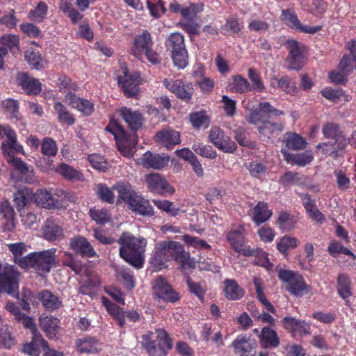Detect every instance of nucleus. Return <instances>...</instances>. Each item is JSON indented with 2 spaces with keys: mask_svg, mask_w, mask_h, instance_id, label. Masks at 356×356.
<instances>
[{
  "mask_svg": "<svg viewBox=\"0 0 356 356\" xmlns=\"http://www.w3.org/2000/svg\"><path fill=\"white\" fill-rule=\"evenodd\" d=\"M224 284L225 294L229 300H236L243 296L244 290L238 286L235 280L227 279Z\"/></svg>",
  "mask_w": 356,
  "mask_h": 356,
  "instance_id": "nucleus-34",
  "label": "nucleus"
},
{
  "mask_svg": "<svg viewBox=\"0 0 356 356\" xmlns=\"http://www.w3.org/2000/svg\"><path fill=\"white\" fill-rule=\"evenodd\" d=\"M165 86L175 94L177 98L186 103H190L194 93V88L191 83L185 84L181 80L170 81L163 80Z\"/></svg>",
  "mask_w": 356,
  "mask_h": 356,
  "instance_id": "nucleus-12",
  "label": "nucleus"
},
{
  "mask_svg": "<svg viewBox=\"0 0 356 356\" xmlns=\"http://www.w3.org/2000/svg\"><path fill=\"white\" fill-rule=\"evenodd\" d=\"M19 43V37L14 34H6L0 38V44L8 47L10 50L18 48Z\"/></svg>",
  "mask_w": 356,
  "mask_h": 356,
  "instance_id": "nucleus-62",
  "label": "nucleus"
},
{
  "mask_svg": "<svg viewBox=\"0 0 356 356\" xmlns=\"http://www.w3.org/2000/svg\"><path fill=\"white\" fill-rule=\"evenodd\" d=\"M321 93L325 98L334 103L339 102L341 98L346 102L350 101V97L346 95L341 88L332 89L331 88H325L321 91Z\"/></svg>",
  "mask_w": 356,
  "mask_h": 356,
  "instance_id": "nucleus-41",
  "label": "nucleus"
},
{
  "mask_svg": "<svg viewBox=\"0 0 356 356\" xmlns=\"http://www.w3.org/2000/svg\"><path fill=\"white\" fill-rule=\"evenodd\" d=\"M153 290L158 298L165 302H175L180 298L179 293L172 289L166 279L162 276H159L155 280Z\"/></svg>",
  "mask_w": 356,
  "mask_h": 356,
  "instance_id": "nucleus-13",
  "label": "nucleus"
},
{
  "mask_svg": "<svg viewBox=\"0 0 356 356\" xmlns=\"http://www.w3.org/2000/svg\"><path fill=\"white\" fill-rule=\"evenodd\" d=\"M40 348H44V341L42 334H34L32 335V340L30 343L23 345L22 352L31 356H38Z\"/></svg>",
  "mask_w": 356,
  "mask_h": 356,
  "instance_id": "nucleus-30",
  "label": "nucleus"
},
{
  "mask_svg": "<svg viewBox=\"0 0 356 356\" xmlns=\"http://www.w3.org/2000/svg\"><path fill=\"white\" fill-rule=\"evenodd\" d=\"M54 109L60 122H65L68 125H72L74 123L75 119L73 115L61 103H56L54 106Z\"/></svg>",
  "mask_w": 356,
  "mask_h": 356,
  "instance_id": "nucleus-49",
  "label": "nucleus"
},
{
  "mask_svg": "<svg viewBox=\"0 0 356 356\" xmlns=\"http://www.w3.org/2000/svg\"><path fill=\"white\" fill-rule=\"evenodd\" d=\"M271 216L272 211L264 202H259L254 209L253 220L257 225L268 220Z\"/></svg>",
  "mask_w": 356,
  "mask_h": 356,
  "instance_id": "nucleus-39",
  "label": "nucleus"
},
{
  "mask_svg": "<svg viewBox=\"0 0 356 356\" xmlns=\"http://www.w3.org/2000/svg\"><path fill=\"white\" fill-rule=\"evenodd\" d=\"M3 152L4 154L8 156V162L10 163L14 168L17 170L22 175H26L29 168L27 164L24 162L21 159L15 156L13 154L9 153L6 149H3Z\"/></svg>",
  "mask_w": 356,
  "mask_h": 356,
  "instance_id": "nucleus-51",
  "label": "nucleus"
},
{
  "mask_svg": "<svg viewBox=\"0 0 356 356\" xmlns=\"http://www.w3.org/2000/svg\"><path fill=\"white\" fill-rule=\"evenodd\" d=\"M275 79L277 81L278 87L284 92L291 95H294L297 92L298 88L296 83L289 76H282L279 80L276 78Z\"/></svg>",
  "mask_w": 356,
  "mask_h": 356,
  "instance_id": "nucleus-56",
  "label": "nucleus"
},
{
  "mask_svg": "<svg viewBox=\"0 0 356 356\" xmlns=\"http://www.w3.org/2000/svg\"><path fill=\"white\" fill-rule=\"evenodd\" d=\"M90 216L97 223L104 225L110 220V216L106 209H90Z\"/></svg>",
  "mask_w": 356,
  "mask_h": 356,
  "instance_id": "nucleus-63",
  "label": "nucleus"
},
{
  "mask_svg": "<svg viewBox=\"0 0 356 356\" xmlns=\"http://www.w3.org/2000/svg\"><path fill=\"white\" fill-rule=\"evenodd\" d=\"M258 131L260 138L264 142H269L276 138L283 131L284 125L281 122L275 121V119L267 122L265 124L258 127Z\"/></svg>",
  "mask_w": 356,
  "mask_h": 356,
  "instance_id": "nucleus-21",
  "label": "nucleus"
},
{
  "mask_svg": "<svg viewBox=\"0 0 356 356\" xmlns=\"http://www.w3.org/2000/svg\"><path fill=\"white\" fill-rule=\"evenodd\" d=\"M248 77L252 82V90L261 92L265 89V86L261 81L259 74L254 68L248 69Z\"/></svg>",
  "mask_w": 356,
  "mask_h": 356,
  "instance_id": "nucleus-57",
  "label": "nucleus"
},
{
  "mask_svg": "<svg viewBox=\"0 0 356 356\" xmlns=\"http://www.w3.org/2000/svg\"><path fill=\"white\" fill-rule=\"evenodd\" d=\"M192 148L197 154H200L202 156L209 159H214L216 156V152L213 150L211 145L194 143Z\"/></svg>",
  "mask_w": 356,
  "mask_h": 356,
  "instance_id": "nucleus-58",
  "label": "nucleus"
},
{
  "mask_svg": "<svg viewBox=\"0 0 356 356\" xmlns=\"http://www.w3.org/2000/svg\"><path fill=\"white\" fill-rule=\"evenodd\" d=\"M234 138L238 143L242 146L252 149L255 147V143L252 142L248 137L245 131L242 128H238L234 131Z\"/></svg>",
  "mask_w": 356,
  "mask_h": 356,
  "instance_id": "nucleus-60",
  "label": "nucleus"
},
{
  "mask_svg": "<svg viewBox=\"0 0 356 356\" xmlns=\"http://www.w3.org/2000/svg\"><path fill=\"white\" fill-rule=\"evenodd\" d=\"M16 83L29 95H36L42 90V84L39 80L30 76L27 72H18L16 76Z\"/></svg>",
  "mask_w": 356,
  "mask_h": 356,
  "instance_id": "nucleus-15",
  "label": "nucleus"
},
{
  "mask_svg": "<svg viewBox=\"0 0 356 356\" xmlns=\"http://www.w3.org/2000/svg\"><path fill=\"white\" fill-rule=\"evenodd\" d=\"M260 343L262 347L276 348L280 344V339L277 332L270 327H264L259 335Z\"/></svg>",
  "mask_w": 356,
  "mask_h": 356,
  "instance_id": "nucleus-29",
  "label": "nucleus"
},
{
  "mask_svg": "<svg viewBox=\"0 0 356 356\" xmlns=\"http://www.w3.org/2000/svg\"><path fill=\"white\" fill-rule=\"evenodd\" d=\"M71 249L76 254L85 257H93L97 253L90 242L84 237L77 236L70 239Z\"/></svg>",
  "mask_w": 356,
  "mask_h": 356,
  "instance_id": "nucleus-20",
  "label": "nucleus"
},
{
  "mask_svg": "<svg viewBox=\"0 0 356 356\" xmlns=\"http://www.w3.org/2000/svg\"><path fill=\"white\" fill-rule=\"evenodd\" d=\"M233 83L235 90L238 93H245L252 90L249 82L241 76H234Z\"/></svg>",
  "mask_w": 356,
  "mask_h": 356,
  "instance_id": "nucleus-61",
  "label": "nucleus"
},
{
  "mask_svg": "<svg viewBox=\"0 0 356 356\" xmlns=\"http://www.w3.org/2000/svg\"><path fill=\"white\" fill-rule=\"evenodd\" d=\"M189 120L192 126L196 129H200L202 127L206 129L209 127L211 124L210 117L207 114L205 111L191 113L189 115Z\"/></svg>",
  "mask_w": 356,
  "mask_h": 356,
  "instance_id": "nucleus-36",
  "label": "nucleus"
},
{
  "mask_svg": "<svg viewBox=\"0 0 356 356\" xmlns=\"http://www.w3.org/2000/svg\"><path fill=\"white\" fill-rule=\"evenodd\" d=\"M172 58L175 65L179 69H184L188 63V56L186 49L176 51L172 53Z\"/></svg>",
  "mask_w": 356,
  "mask_h": 356,
  "instance_id": "nucleus-55",
  "label": "nucleus"
},
{
  "mask_svg": "<svg viewBox=\"0 0 356 356\" xmlns=\"http://www.w3.org/2000/svg\"><path fill=\"white\" fill-rule=\"evenodd\" d=\"M156 340L152 339V332L144 337L145 348L149 356H165L168 350L172 348V340L165 330L156 329Z\"/></svg>",
  "mask_w": 356,
  "mask_h": 356,
  "instance_id": "nucleus-5",
  "label": "nucleus"
},
{
  "mask_svg": "<svg viewBox=\"0 0 356 356\" xmlns=\"http://www.w3.org/2000/svg\"><path fill=\"white\" fill-rule=\"evenodd\" d=\"M98 342L92 337L80 339L76 341V346L80 353L92 354L98 352Z\"/></svg>",
  "mask_w": 356,
  "mask_h": 356,
  "instance_id": "nucleus-42",
  "label": "nucleus"
},
{
  "mask_svg": "<svg viewBox=\"0 0 356 356\" xmlns=\"http://www.w3.org/2000/svg\"><path fill=\"white\" fill-rule=\"evenodd\" d=\"M176 241H161L156 245V252L151 259V264L157 269H161L165 266V263L172 257Z\"/></svg>",
  "mask_w": 356,
  "mask_h": 356,
  "instance_id": "nucleus-9",
  "label": "nucleus"
},
{
  "mask_svg": "<svg viewBox=\"0 0 356 356\" xmlns=\"http://www.w3.org/2000/svg\"><path fill=\"white\" fill-rule=\"evenodd\" d=\"M46 337L49 339L56 337L59 332V320L57 318L46 316Z\"/></svg>",
  "mask_w": 356,
  "mask_h": 356,
  "instance_id": "nucleus-53",
  "label": "nucleus"
},
{
  "mask_svg": "<svg viewBox=\"0 0 356 356\" xmlns=\"http://www.w3.org/2000/svg\"><path fill=\"white\" fill-rule=\"evenodd\" d=\"M113 188L117 191L118 199L127 204L132 211L147 216H152L154 214V209L149 201L138 195L128 181L118 182Z\"/></svg>",
  "mask_w": 356,
  "mask_h": 356,
  "instance_id": "nucleus-2",
  "label": "nucleus"
},
{
  "mask_svg": "<svg viewBox=\"0 0 356 356\" xmlns=\"http://www.w3.org/2000/svg\"><path fill=\"white\" fill-rule=\"evenodd\" d=\"M115 125L120 131V136L115 140L118 150L124 156L132 154L133 150L138 143L137 135L135 132L132 134H128L124 127L118 122H115Z\"/></svg>",
  "mask_w": 356,
  "mask_h": 356,
  "instance_id": "nucleus-11",
  "label": "nucleus"
},
{
  "mask_svg": "<svg viewBox=\"0 0 356 356\" xmlns=\"http://www.w3.org/2000/svg\"><path fill=\"white\" fill-rule=\"evenodd\" d=\"M282 114V111L275 108L268 102H264L260 103L258 108L252 111L246 116V120L248 123L257 126L258 128Z\"/></svg>",
  "mask_w": 356,
  "mask_h": 356,
  "instance_id": "nucleus-7",
  "label": "nucleus"
},
{
  "mask_svg": "<svg viewBox=\"0 0 356 356\" xmlns=\"http://www.w3.org/2000/svg\"><path fill=\"white\" fill-rule=\"evenodd\" d=\"M119 113L133 132H136L142 128L143 116L140 112L133 111L130 108L122 107L119 109Z\"/></svg>",
  "mask_w": 356,
  "mask_h": 356,
  "instance_id": "nucleus-22",
  "label": "nucleus"
},
{
  "mask_svg": "<svg viewBox=\"0 0 356 356\" xmlns=\"http://www.w3.org/2000/svg\"><path fill=\"white\" fill-rule=\"evenodd\" d=\"M232 346L235 353L240 356H254L256 354L254 343H252L250 338L244 336L237 337L232 342Z\"/></svg>",
  "mask_w": 356,
  "mask_h": 356,
  "instance_id": "nucleus-25",
  "label": "nucleus"
},
{
  "mask_svg": "<svg viewBox=\"0 0 356 356\" xmlns=\"http://www.w3.org/2000/svg\"><path fill=\"white\" fill-rule=\"evenodd\" d=\"M244 228L240 226L237 229L232 230L227 235L232 248L237 252H241L245 256L254 254V250L250 248H243L244 244Z\"/></svg>",
  "mask_w": 356,
  "mask_h": 356,
  "instance_id": "nucleus-18",
  "label": "nucleus"
},
{
  "mask_svg": "<svg viewBox=\"0 0 356 356\" xmlns=\"http://www.w3.org/2000/svg\"><path fill=\"white\" fill-rule=\"evenodd\" d=\"M170 158L168 156H161L159 154H154L147 152L143 155L142 165L147 168L160 170L165 167L169 162Z\"/></svg>",
  "mask_w": 356,
  "mask_h": 356,
  "instance_id": "nucleus-26",
  "label": "nucleus"
},
{
  "mask_svg": "<svg viewBox=\"0 0 356 356\" xmlns=\"http://www.w3.org/2000/svg\"><path fill=\"white\" fill-rule=\"evenodd\" d=\"M176 245L173 253L175 260L181 264L183 268H195V263L190 259L189 253L184 250L182 245L179 242L176 241Z\"/></svg>",
  "mask_w": 356,
  "mask_h": 356,
  "instance_id": "nucleus-35",
  "label": "nucleus"
},
{
  "mask_svg": "<svg viewBox=\"0 0 356 356\" xmlns=\"http://www.w3.org/2000/svg\"><path fill=\"white\" fill-rule=\"evenodd\" d=\"M29 18L36 22H41L44 18V2L40 1L36 8L29 13Z\"/></svg>",
  "mask_w": 356,
  "mask_h": 356,
  "instance_id": "nucleus-64",
  "label": "nucleus"
},
{
  "mask_svg": "<svg viewBox=\"0 0 356 356\" xmlns=\"http://www.w3.org/2000/svg\"><path fill=\"white\" fill-rule=\"evenodd\" d=\"M64 237L62 227L51 218L46 221V240L54 241Z\"/></svg>",
  "mask_w": 356,
  "mask_h": 356,
  "instance_id": "nucleus-38",
  "label": "nucleus"
},
{
  "mask_svg": "<svg viewBox=\"0 0 356 356\" xmlns=\"http://www.w3.org/2000/svg\"><path fill=\"white\" fill-rule=\"evenodd\" d=\"M32 191L27 188H23L15 193L14 202L18 209L24 207L32 198Z\"/></svg>",
  "mask_w": 356,
  "mask_h": 356,
  "instance_id": "nucleus-46",
  "label": "nucleus"
},
{
  "mask_svg": "<svg viewBox=\"0 0 356 356\" xmlns=\"http://www.w3.org/2000/svg\"><path fill=\"white\" fill-rule=\"evenodd\" d=\"M281 19L289 27L298 30L300 32L305 33H315L321 29V26H302L299 21L297 15L293 10H283L282 12Z\"/></svg>",
  "mask_w": 356,
  "mask_h": 356,
  "instance_id": "nucleus-16",
  "label": "nucleus"
},
{
  "mask_svg": "<svg viewBox=\"0 0 356 356\" xmlns=\"http://www.w3.org/2000/svg\"><path fill=\"white\" fill-rule=\"evenodd\" d=\"M153 41L150 33L144 31L142 34L135 37L134 42L131 48L133 56L138 59H142L143 54L152 64L160 63L159 54L152 49Z\"/></svg>",
  "mask_w": 356,
  "mask_h": 356,
  "instance_id": "nucleus-4",
  "label": "nucleus"
},
{
  "mask_svg": "<svg viewBox=\"0 0 356 356\" xmlns=\"http://www.w3.org/2000/svg\"><path fill=\"white\" fill-rule=\"evenodd\" d=\"M296 220L286 212H281L277 219V224L283 231H290L294 227Z\"/></svg>",
  "mask_w": 356,
  "mask_h": 356,
  "instance_id": "nucleus-54",
  "label": "nucleus"
},
{
  "mask_svg": "<svg viewBox=\"0 0 356 356\" xmlns=\"http://www.w3.org/2000/svg\"><path fill=\"white\" fill-rule=\"evenodd\" d=\"M302 198L305 200L304 207L309 214L310 218L318 222H322L325 220L323 214L318 209L315 202L312 200L309 194L301 195Z\"/></svg>",
  "mask_w": 356,
  "mask_h": 356,
  "instance_id": "nucleus-33",
  "label": "nucleus"
},
{
  "mask_svg": "<svg viewBox=\"0 0 356 356\" xmlns=\"http://www.w3.org/2000/svg\"><path fill=\"white\" fill-rule=\"evenodd\" d=\"M286 330L295 335L296 333L309 334L310 326L305 321H300L293 317L286 316L282 320Z\"/></svg>",
  "mask_w": 356,
  "mask_h": 356,
  "instance_id": "nucleus-27",
  "label": "nucleus"
},
{
  "mask_svg": "<svg viewBox=\"0 0 356 356\" xmlns=\"http://www.w3.org/2000/svg\"><path fill=\"white\" fill-rule=\"evenodd\" d=\"M350 280L348 276L340 274L337 278V290L339 296L343 299L352 295L350 291Z\"/></svg>",
  "mask_w": 356,
  "mask_h": 356,
  "instance_id": "nucleus-44",
  "label": "nucleus"
},
{
  "mask_svg": "<svg viewBox=\"0 0 356 356\" xmlns=\"http://www.w3.org/2000/svg\"><path fill=\"white\" fill-rule=\"evenodd\" d=\"M281 152L286 161L300 166H305L309 163L313 159L312 155L308 152H305L302 154H293L288 152L286 149H282Z\"/></svg>",
  "mask_w": 356,
  "mask_h": 356,
  "instance_id": "nucleus-32",
  "label": "nucleus"
},
{
  "mask_svg": "<svg viewBox=\"0 0 356 356\" xmlns=\"http://www.w3.org/2000/svg\"><path fill=\"white\" fill-rule=\"evenodd\" d=\"M0 219L3 220L1 228L3 232H13L15 229V213L8 200L0 202Z\"/></svg>",
  "mask_w": 356,
  "mask_h": 356,
  "instance_id": "nucleus-19",
  "label": "nucleus"
},
{
  "mask_svg": "<svg viewBox=\"0 0 356 356\" xmlns=\"http://www.w3.org/2000/svg\"><path fill=\"white\" fill-rule=\"evenodd\" d=\"M154 204L160 210L167 213L170 216H176L181 213L180 209L176 207L173 202L168 200H153Z\"/></svg>",
  "mask_w": 356,
  "mask_h": 356,
  "instance_id": "nucleus-48",
  "label": "nucleus"
},
{
  "mask_svg": "<svg viewBox=\"0 0 356 356\" xmlns=\"http://www.w3.org/2000/svg\"><path fill=\"white\" fill-rule=\"evenodd\" d=\"M21 307L22 309L29 311L30 309V304L33 306L38 305L39 301H40L43 306H44V291H42L38 296L35 295L29 289H24L22 293Z\"/></svg>",
  "mask_w": 356,
  "mask_h": 356,
  "instance_id": "nucleus-28",
  "label": "nucleus"
},
{
  "mask_svg": "<svg viewBox=\"0 0 356 356\" xmlns=\"http://www.w3.org/2000/svg\"><path fill=\"white\" fill-rule=\"evenodd\" d=\"M298 245V240L293 236H284L277 243V248L282 254L287 255L289 249H294Z\"/></svg>",
  "mask_w": 356,
  "mask_h": 356,
  "instance_id": "nucleus-47",
  "label": "nucleus"
},
{
  "mask_svg": "<svg viewBox=\"0 0 356 356\" xmlns=\"http://www.w3.org/2000/svg\"><path fill=\"white\" fill-rule=\"evenodd\" d=\"M65 99L73 107L76 108L85 115H89L92 113L93 106L89 101L81 99L72 92L67 93Z\"/></svg>",
  "mask_w": 356,
  "mask_h": 356,
  "instance_id": "nucleus-31",
  "label": "nucleus"
},
{
  "mask_svg": "<svg viewBox=\"0 0 356 356\" xmlns=\"http://www.w3.org/2000/svg\"><path fill=\"white\" fill-rule=\"evenodd\" d=\"M97 194L98 197L103 202L113 204L114 202V195L111 190H110L107 186L103 184H98L97 186Z\"/></svg>",
  "mask_w": 356,
  "mask_h": 356,
  "instance_id": "nucleus-59",
  "label": "nucleus"
},
{
  "mask_svg": "<svg viewBox=\"0 0 356 356\" xmlns=\"http://www.w3.org/2000/svg\"><path fill=\"white\" fill-rule=\"evenodd\" d=\"M322 131L324 137L330 140L327 143H319L316 146V148H322L324 154L337 155L338 150L343 149L346 146L347 139L337 124L327 122L323 125Z\"/></svg>",
  "mask_w": 356,
  "mask_h": 356,
  "instance_id": "nucleus-3",
  "label": "nucleus"
},
{
  "mask_svg": "<svg viewBox=\"0 0 356 356\" xmlns=\"http://www.w3.org/2000/svg\"><path fill=\"white\" fill-rule=\"evenodd\" d=\"M25 59L32 68L40 70L42 67L41 55L38 51L28 49L25 51Z\"/></svg>",
  "mask_w": 356,
  "mask_h": 356,
  "instance_id": "nucleus-52",
  "label": "nucleus"
},
{
  "mask_svg": "<svg viewBox=\"0 0 356 356\" xmlns=\"http://www.w3.org/2000/svg\"><path fill=\"white\" fill-rule=\"evenodd\" d=\"M145 182L150 191L159 194L168 193L173 194L175 189L170 186L168 181L159 173H150L145 176Z\"/></svg>",
  "mask_w": 356,
  "mask_h": 356,
  "instance_id": "nucleus-17",
  "label": "nucleus"
},
{
  "mask_svg": "<svg viewBox=\"0 0 356 356\" xmlns=\"http://www.w3.org/2000/svg\"><path fill=\"white\" fill-rule=\"evenodd\" d=\"M17 265L24 270L33 268L43 277L44 274V250L28 254L18 261Z\"/></svg>",
  "mask_w": 356,
  "mask_h": 356,
  "instance_id": "nucleus-10",
  "label": "nucleus"
},
{
  "mask_svg": "<svg viewBox=\"0 0 356 356\" xmlns=\"http://www.w3.org/2000/svg\"><path fill=\"white\" fill-rule=\"evenodd\" d=\"M102 302L106 307L108 313L118 321V325L123 327L124 325V312L117 305L108 300L106 298L102 297Z\"/></svg>",
  "mask_w": 356,
  "mask_h": 356,
  "instance_id": "nucleus-40",
  "label": "nucleus"
},
{
  "mask_svg": "<svg viewBox=\"0 0 356 356\" xmlns=\"http://www.w3.org/2000/svg\"><path fill=\"white\" fill-rule=\"evenodd\" d=\"M67 197V193L61 189L46 190V209L58 210L63 208V202Z\"/></svg>",
  "mask_w": 356,
  "mask_h": 356,
  "instance_id": "nucleus-23",
  "label": "nucleus"
},
{
  "mask_svg": "<svg viewBox=\"0 0 356 356\" xmlns=\"http://www.w3.org/2000/svg\"><path fill=\"white\" fill-rule=\"evenodd\" d=\"M279 279L286 284V289L297 297L302 296L304 291L307 293L311 286L305 284L303 277L298 273L289 270H280L278 273Z\"/></svg>",
  "mask_w": 356,
  "mask_h": 356,
  "instance_id": "nucleus-6",
  "label": "nucleus"
},
{
  "mask_svg": "<svg viewBox=\"0 0 356 356\" xmlns=\"http://www.w3.org/2000/svg\"><path fill=\"white\" fill-rule=\"evenodd\" d=\"M209 139L217 148L225 152L232 153L236 150L235 143L225 136L224 131L218 127H213L211 129Z\"/></svg>",
  "mask_w": 356,
  "mask_h": 356,
  "instance_id": "nucleus-14",
  "label": "nucleus"
},
{
  "mask_svg": "<svg viewBox=\"0 0 356 356\" xmlns=\"http://www.w3.org/2000/svg\"><path fill=\"white\" fill-rule=\"evenodd\" d=\"M123 76L118 77V83L122 85L124 95L128 98H138L139 85L141 83V78L138 72L129 74L128 68L125 65H121Z\"/></svg>",
  "mask_w": 356,
  "mask_h": 356,
  "instance_id": "nucleus-8",
  "label": "nucleus"
},
{
  "mask_svg": "<svg viewBox=\"0 0 356 356\" xmlns=\"http://www.w3.org/2000/svg\"><path fill=\"white\" fill-rule=\"evenodd\" d=\"M55 171L68 180H83V174L73 167L65 164L60 163L55 169Z\"/></svg>",
  "mask_w": 356,
  "mask_h": 356,
  "instance_id": "nucleus-37",
  "label": "nucleus"
},
{
  "mask_svg": "<svg viewBox=\"0 0 356 356\" xmlns=\"http://www.w3.org/2000/svg\"><path fill=\"white\" fill-rule=\"evenodd\" d=\"M120 245L119 254L129 264L137 269L143 266L147 240L143 237H136L124 232L118 240Z\"/></svg>",
  "mask_w": 356,
  "mask_h": 356,
  "instance_id": "nucleus-1",
  "label": "nucleus"
},
{
  "mask_svg": "<svg viewBox=\"0 0 356 356\" xmlns=\"http://www.w3.org/2000/svg\"><path fill=\"white\" fill-rule=\"evenodd\" d=\"M166 47L172 53L186 49L184 36L179 33H172L166 41Z\"/></svg>",
  "mask_w": 356,
  "mask_h": 356,
  "instance_id": "nucleus-45",
  "label": "nucleus"
},
{
  "mask_svg": "<svg viewBox=\"0 0 356 356\" xmlns=\"http://www.w3.org/2000/svg\"><path fill=\"white\" fill-rule=\"evenodd\" d=\"M8 248L12 253L13 261L16 265L18 264V261L24 257L22 255L27 251V246L24 242L8 244Z\"/></svg>",
  "mask_w": 356,
  "mask_h": 356,
  "instance_id": "nucleus-50",
  "label": "nucleus"
},
{
  "mask_svg": "<svg viewBox=\"0 0 356 356\" xmlns=\"http://www.w3.org/2000/svg\"><path fill=\"white\" fill-rule=\"evenodd\" d=\"M155 140L168 148L180 143V134L171 128L164 129L156 133Z\"/></svg>",
  "mask_w": 356,
  "mask_h": 356,
  "instance_id": "nucleus-24",
  "label": "nucleus"
},
{
  "mask_svg": "<svg viewBox=\"0 0 356 356\" xmlns=\"http://www.w3.org/2000/svg\"><path fill=\"white\" fill-rule=\"evenodd\" d=\"M286 147L289 149L299 150L305 147V140L295 133H287L284 139Z\"/></svg>",
  "mask_w": 356,
  "mask_h": 356,
  "instance_id": "nucleus-43",
  "label": "nucleus"
}]
</instances>
